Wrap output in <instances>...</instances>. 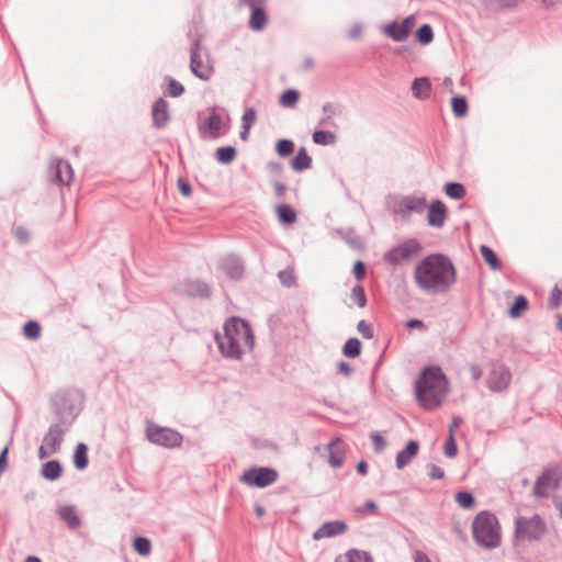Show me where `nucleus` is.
I'll list each match as a JSON object with an SVG mask.
<instances>
[{"label": "nucleus", "instance_id": "16", "mask_svg": "<svg viewBox=\"0 0 562 562\" xmlns=\"http://www.w3.org/2000/svg\"><path fill=\"white\" fill-rule=\"evenodd\" d=\"M266 0H250L246 2L250 10V19H249V27L254 31H261L267 25V14L265 10L262 9V4Z\"/></svg>", "mask_w": 562, "mask_h": 562}, {"label": "nucleus", "instance_id": "60", "mask_svg": "<svg viewBox=\"0 0 562 562\" xmlns=\"http://www.w3.org/2000/svg\"><path fill=\"white\" fill-rule=\"evenodd\" d=\"M414 562H431L429 557L423 551H415L413 554Z\"/></svg>", "mask_w": 562, "mask_h": 562}, {"label": "nucleus", "instance_id": "32", "mask_svg": "<svg viewBox=\"0 0 562 562\" xmlns=\"http://www.w3.org/2000/svg\"><path fill=\"white\" fill-rule=\"evenodd\" d=\"M361 351V342L358 338H349L344 347L342 353L348 358H356L360 355Z\"/></svg>", "mask_w": 562, "mask_h": 562}, {"label": "nucleus", "instance_id": "27", "mask_svg": "<svg viewBox=\"0 0 562 562\" xmlns=\"http://www.w3.org/2000/svg\"><path fill=\"white\" fill-rule=\"evenodd\" d=\"M312 166V158L307 154L304 147L300 148L294 158L291 161V167L295 171H303L310 169Z\"/></svg>", "mask_w": 562, "mask_h": 562}, {"label": "nucleus", "instance_id": "49", "mask_svg": "<svg viewBox=\"0 0 562 562\" xmlns=\"http://www.w3.org/2000/svg\"><path fill=\"white\" fill-rule=\"evenodd\" d=\"M278 277L280 282L285 286H291L295 283V277L292 270H281Z\"/></svg>", "mask_w": 562, "mask_h": 562}, {"label": "nucleus", "instance_id": "7", "mask_svg": "<svg viewBox=\"0 0 562 562\" xmlns=\"http://www.w3.org/2000/svg\"><path fill=\"white\" fill-rule=\"evenodd\" d=\"M146 438L151 443L168 449L178 448L183 441V437L179 431L153 423L146 427Z\"/></svg>", "mask_w": 562, "mask_h": 562}, {"label": "nucleus", "instance_id": "38", "mask_svg": "<svg viewBox=\"0 0 562 562\" xmlns=\"http://www.w3.org/2000/svg\"><path fill=\"white\" fill-rule=\"evenodd\" d=\"M453 114L457 117H462L468 113V103L464 97H454L451 100Z\"/></svg>", "mask_w": 562, "mask_h": 562}, {"label": "nucleus", "instance_id": "20", "mask_svg": "<svg viewBox=\"0 0 562 562\" xmlns=\"http://www.w3.org/2000/svg\"><path fill=\"white\" fill-rule=\"evenodd\" d=\"M222 117L213 111L200 126V132L202 135H207L211 138H218L222 135Z\"/></svg>", "mask_w": 562, "mask_h": 562}, {"label": "nucleus", "instance_id": "26", "mask_svg": "<svg viewBox=\"0 0 562 562\" xmlns=\"http://www.w3.org/2000/svg\"><path fill=\"white\" fill-rule=\"evenodd\" d=\"M61 464L57 460L47 461L42 465L41 474L48 481H56L61 475Z\"/></svg>", "mask_w": 562, "mask_h": 562}, {"label": "nucleus", "instance_id": "10", "mask_svg": "<svg viewBox=\"0 0 562 562\" xmlns=\"http://www.w3.org/2000/svg\"><path fill=\"white\" fill-rule=\"evenodd\" d=\"M278 479V472L272 468H251L244 472L240 481L249 486L267 487Z\"/></svg>", "mask_w": 562, "mask_h": 562}, {"label": "nucleus", "instance_id": "25", "mask_svg": "<svg viewBox=\"0 0 562 562\" xmlns=\"http://www.w3.org/2000/svg\"><path fill=\"white\" fill-rule=\"evenodd\" d=\"M184 286L183 291L191 296L209 297L211 295V288L205 282L191 280Z\"/></svg>", "mask_w": 562, "mask_h": 562}, {"label": "nucleus", "instance_id": "31", "mask_svg": "<svg viewBox=\"0 0 562 562\" xmlns=\"http://www.w3.org/2000/svg\"><path fill=\"white\" fill-rule=\"evenodd\" d=\"M481 255L485 262L493 269V270H499L502 267V263L499 259L497 258V255L495 251L490 248L488 246L482 245L480 248Z\"/></svg>", "mask_w": 562, "mask_h": 562}, {"label": "nucleus", "instance_id": "41", "mask_svg": "<svg viewBox=\"0 0 562 562\" xmlns=\"http://www.w3.org/2000/svg\"><path fill=\"white\" fill-rule=\"evenodd\" d=\"M134 549L140 555H148L151 552V542L146 537H137L134 540Z\"/></svg>", "mask_w": 562, "mask_h": 562}, {"label": "nucleus", "instance_id": "19", "mask_svg": "<svg viewBox=\"0 0 562 562\" xmlns=\"http://www.w3.org/2000/svg\"><path fill=\"white\" fill-rule=\"evenodd\" d=\"M153 124L157 128H162L170 120L168 102L159 98L155 101L151 109Z\"/></svg>", "mask_w": 562, "mask_h": 562}, {"label": "nucleus", "instance_id": "40", "mask_svg": "<svg viewBox=\"0 0 562 562\" xmlns=\"http://www.w3.org/2000/svg\"><path fill=\"white\" fill-rule=\"evenodd\" d=\"M417 41L420 44H429L434 40V32L429 24H423L416 32Z\"/></svg>", "mask_w": 562, "mask_h": 562}, {"label": "nucleus", "instance_id": "17", "mask_svg": "<svg viewBox=\"0 0 562 562\" xmlns=\"http://www.w3.org/2000/svg\"><path fill=\"white\" fill-rule=\"evenodd\" d=\"M347 529L348 526L342 520L326 521L317 530L314 531L313 539L321 540L324 538H333L345 533Z\"/></svg>", "mask_w": 562, "mask_h": 562}, {"label": "nucleus", "instance_id": "23", "mask_svg": "<svg viewBox=\"0 0 562 562\" xmlns=\"http://www.w3.org/2000/svg\"><path fill=\"white\" fill-rule=\"evenodd\" d=\"M412 92L416 99H428L431 92L430 80L427 77L415 78L412 83Z\"/></svg>", "mask_w": 562, "mask_h": 562}, {"label": "nucleus", "instance_id": "15", "mask_svg": "<svg viewBox=\"0 0 562 562\" xmlns=\"http://www.w3.org/2000/svg\"><path fill=\"white\" fill-rule=\"evenodd\" d=\"M218 268L232 280H240L245 273V265L243 260L234 254L221 258L218 261Z\"/></svg>", "mask_w": 562, "mask_h": 562}, {"label": "nucleus", "instance_id": "43", "mask_svg": "<svg viewBox=\"0 0 562 562\" xmlns=\"http://www.w3.org/2000/svg\"><path fill=\"white\" fill-rule=\"evenodd\" d=\"M23 334L26 338L37 339L41 335V326L35 321H30L24 325Z\"/></svg>", "mask_w": 562, "mask_h": 562}, {"label": "nucleus", "instance_id": "4", "mask_svg": "<svg viewBox=\"0 0 562 562\" xmlns=\"http://www.w3.org/2000/svg\"><path fill=\"white\" fill-rule=\"evenodd\" d=\"M56 422L53 423L43 438V442L50 448V452H59L65 434L70 429L79 409L68 403L66 397L56 401Z\"/></svg>", "mask_w": 562, "mask_h": 562}, {"label": "nucleus", "instance_id": "51", "mask_svg": "<svg viewBox=\"0 0 562 562\" xmlns=\"http://www.w3.org/2000/svg\"><path fill=\"white\" fill-rule=\"evenodd\" d=\"M562 299V290H560L557 285L551 291V294L549 296V305L552 308H555L560 305Z\"/></svg>", "mask_w": 562, "mask_h": 562}, {"label": "nucleus", "instance_id": "47", "mask_svg": "<svg viewBox=\"0 0 562 562\" xmlns=\"http://www.w3.org/2000/svg\"><path fill=\"white\" fill-rule=\"evenodd\" d=\"M168 81V94L172 98L180 97L184 92L183 86L178 82L176 79L167 77Z\"/></svg>", "mask_w": 562, "mask_h": 562}, {"label": "nucleus", "instance_id": "3", "mask_svg": "<svg viewBox=\"0 0 562 562\" xmlns=\"http://www.w3.org/2000/svg\"><path fill=\"white\" fill-rule=\"evenodd\" d=\"M448 393V381L439 367H427L415 383L416 400L419 405L432 411L441 405Z\"/></svg>", "mask_w": 562, "mask_h": 562}, {"label": "nucleus", "instance_id": "39", "mask_svg": "<svg viewBox=\"0 0 562 562\" xmlns=\"http://www.w3.org/2000/svg\"><path fill=\"white\" fill-rule=\"evenodd\" d=\"M299 98H300L299 91H296L294 89H289L281 94L280 103L284 108H292L297 103Z\"/></svg>", "mask_w": 562, "mask_h": 562}, {"label": "nucleus", "instance_id": "28", "mask_svg": "<svg viewBox=\"0 0 562 562\" xmlns=\"http://www.w3.org/2000/svg\"><path fill=\"white\" fill-rule=\"evenodd\" d=\"M276 211L278 220L282 224H293L296 221L295 211L288 204L278 205Z\"/></svg>", "mask_w": 562, "mask_h": 562}, {"label": "nucleus", "instance_id": "11", "mask_svg": "<svg viewBox=\"0 0 562 562\" xmlns=\"http://www.w3.org/2000/svg\"><path fill=\"white\" fill-rule=\"evenodd\" d=\"M415 19L413 15L405 18L402 22L393 21L382 27V32L395 42H404L408 38Z\"/></svg>", "mask_w": 562, "mask_h": 562}, {"label": "nucleus", "instance_id": "21", "mask_svg": "<svg viewBox=\"0 0 562 562\" xmlns=\"http://www.w3.org/2000/svg\"><path fill=\"white\" fill-rule=\"evenodd\" d=\"M418 452V443L414 440L408 441L405 449L401 450L396 454V468L403 469L407 464H409L413 460V458Z\"/></svg>", "mask_w": 562, "mask_h": 562}, {"label": "nucleus", "instance_id": "14", "mask_svg": "<svg viewBox=\"0 0 562 562\" xmlns=\"http://www.w3.org/2000/svg\"><path fill=\"white\" fill-rule=\"evenodd\" d=\"M52 180L58 184L69 186L74 179V171L67 160L55 158L49 165Z\"/></svg>", "mask_w": 562, "mask_h": 562}, {"label": "nucleus", "instance_id": "57", "mask_svg": "<svg viewBox=\"0 0 562 562\" xmlns=\"http://www.w3.org/2000/svg\"><path fill=\"white\" fill-rule=\"evenodd\" d=\"M273 189H274V194L277 198L281 199L285 195L286 191H288V188L285 184L279 182V181H276L273 183Z\"/></svg>", "mask_w": 562, "mask_h": 562}, {"label": "nucleus", "instance_id": "42", "mask_svg": "<svg viewBox=\"0 0 562 562\" xmlns=\"http://www.w3.org/2000/svg\"><path fill=\"white\" fill-rule=\"evenodd\" d=\"M458 453V447L454 438L453 428H449V436L445 442V454L448 458H454Z\"/></svg>", "mask_w": 562, "mask_h": 562}, {"label": "nucleus", "instance_id": "56", "mask_svg": "<svg viewBox=\"0 0 562 562\" xmlns=\"http://www.w3.org/2000/svg\"><path fill=\"white\" fill-rule=\"evenodd\" d=\"M337 371L338 373L342 374L344 376L348 378L352 373V368L349 363L345 361H340L337 363Z\"/></svg>", "mask_w": 562, "mask_h": 562}, {"label": "nucleus", "instance_id": "50", "mask_svg": "<svg viewBox=\"0 0 562 562\" xmlns=\"http://www.w3.org/2000/svg\"><path fill=\"white\" fill-rule=\"evenodd\" d=\"M358 331L366 339L373 338V329L370 324H368L366 321H360L357 325Z\"/></svg>", "mask_w": 562, "mask_h": 562}, {"label": "nucleus", "instance_id": "8", "mask_svg": "<svg viewBox=\"0 0 562 562\" xmlns=\"http://www.w3.org/2000/svg\"><path fill=\"white\" fill-rule=\"evenodd\" d=\"M422 251L420 243L415 238H409L383 255V260L392 266H397L404 261H409Z\"/></svg>", "mask_w": 562, "mask_h": 562}, {"label": "nucleus", "instance_id": "5", "mask_svg": "<svg viewBox=\"0 0 562 562\" xmlns=\"http://www.w3.org/2000/svg\"><path fill=\"white\" fill-rule=\"evenodd\" d=\"M475 542L485 549H494L501 544V527L494 514L484 510L476 515L472 522Z\"/></svg>", "mask_w": 562, "mask_h": 562}, {"label": "nucleus", "instance_id": "53", "mask_svg": "<svg viewBox=\"0 0 562 562\" xmlns=\"http://www.w3.org/2000/svg\"><path fill=\"white\" fill-rule=\"evenodd\" d=\"M353 276L358 281H361L366 276V267L361 260L356 261L353 266Z\"/></svg>", "mask_w": 562, "mask_h": 562}, {"label": "nucleus", "instance_id": "34", "mask_svg": "<svg viewBox=\"0 0 562 562\" xmlns=\"http://www.w3.org/2000/svg\"><path fill=\"white\" fill-rule=\"evenodd\" d=\"M313 142L323 146L333 145L336 143V136L328 131H315L313 133Z\"/></svg>", "mask_w": 562, "mask_h": 562}, {"label": "nucleus", "instance_id": "46", "mask_svg": "<svg viewBox=\"0 0 562 562\" xmlns=\"http://www.w3.org/2000/svg\"><path fill=\"white\" fill-rule=\"evenodd\" d=\"M351 297L359 307H364L367 304V297L363 288L357 284L351 290Z\"/></svg>", "mask_w": 562, "mask_h": 562}, {"label": "nucleus", "instance_id": "18", "mask_svg": "<svg viewBox=\"0 0 562 562\" xmlns=\"http://www.w3.org/2000/svg\"><path fill=\"white\" fill-rule=\"evenodd\" d=\"M447 206L440 200L432 201L428 206L427 222L432 227H442L447 218Z\"/></svg>", "mask_w": 562, "mask_h": 562}, {"label": "nucleus", "instance_id": "2", "mask_svg": "<svg viewBox=\"0 0 562 562\" xmlns=\"http://www.w3.org/2000/svg\"><path fill=\"white\" fill-rule=\"evenodd\" d=\"M215 341L224 358L240 360L245 353L252 351L255 336L246 321L231 317L224 323L223 333L215 334Z\"/></svg>", "mask_w": 562, "mask_h": 562}, {"label": "nucleus", "instance_id": "48", "mask_svg": "<svg viewBox=\"0 0 562 562\" xmlns=\"http://www.w3.org/2000/svg\"><path fill=\"white\" fill-rule=\"evenodd\" d=\"M256 120H257L256 110L254 108L246 109L243 114V117H241L243 126L251 128V126L255 124Z\"/></svg>", "mask_w": 562, "mask_h": 562}, {"label": "nucleus", "instance_id": "35", "mask_svg": "<svg viewBox=\"0 0 562 562\" xmlns=\"http://www.w3.org/2000/svg\"><path fill=\"white\" fill-rule=\"evenodd\" d=\"M339 106L335 103H331V102H327L323 105V113H324V116L323 119L319 121V125H329L331 122V119L339 114Z\"/></svg>", "mask_w": 562, "mask_h": 562}, {"label": "nucleus", "instance_id": "37", "mask_svg": "<svg viewBox=\"0 0 562 562\" xmlns=\"http://www.w3.org/2000/svg\"><path fill=\"white\" fill-rule=\"evenodd\" d=\"M528 307V301L524 295H518L515 302L509 308V315L512 317H519L524 311Z\"/></svg>", "mask_w": 562, "mask_h": 562}, {"label": "nucleus", "instance_id": "13", "mask_svg": "<svg viewBox=\"0 0 562 562\" xmlns=\"http://www.w3.org/2000/svg\"><path fill=\"white\" fill-rule=\"evenodd\" d=\"M512 373L509 369L504 364H495L488 374L487 386L494 392L504 391L508 387Z\"/></svg>", "mask_w": 562, "mask_h": 562}, {"label": "nucleus", "instance_id": "9", "mask_svg": "<svg viewBox=\"0 0 562 562\" xmlns=\"http://www.w3.org/2000/svg\"><path fill=\"white\" fill-rule=\"evenodd\" d=\"M427 207L424 195H405L393 206L392 213L403 220H408L413 213L422 214Z\"/></svg>", "mask_w": 562, "mask_h": 562}, {"label": "nucleus", "instance_id": "52", "mask_svg": "<svg viewBox=\"0 0 562 562\" xmlns=\"http://www.w3.org/2000/svg\"><path fill=\"white\" fill-rule=\"evenodd\" d=\"M370 437L376 452H380L385 448L386 442L379 432H372Z\"/></svg>", "mask_w": 562, "mask_h": 562}, {"label": "nucleus", "instance_id": "62", "mask_svg": "<svg viewBox=\"0 0 562 562\" xmlns=\"http://www.w3.org/2000/svg\"><path fill=\"white\" fill-rule=\"evenodd\" d=\"M406 326L408 328H424L425 327L423 321H420V319H409L406 323Z\"/></svg>", "mask_w": 562, "mask_h": 562}, {"label": "nucleus", "instance_id": "58", "mask_svg": "<svg viewBox=\"0 0 562 562\" xmlns=\"http://www.w3.org/2000/svg\"><path fill=\"white\" fill-rule=\"evenodd\" d=\"M524 0H495L496 4L502 9L513 8Z\"/></svg>", "mask_w": 562, "mask_h": 562}, {"label": "nucleus", "instance_id": "30", "mask_svg": "<svg viewBox=\"0 0 562 562\" xmlns=\"http://www.w3.org/2000/svg\"><path fill=\"white\" fill-rule=\"evenodd\" d=\"M552 480V472L544 471L536 481L533 486V493L539 496H543L548 492V486Z\"/></svg>", "mask_w": 562, "mask_h": 562}, {"label": "nucleus", "instance_id": "1", "mask_svg": "<svg viewBox=\"0 0 562 562\" xmlns=\"http://www.w3.org/2000/svg\"><path fill=\"white\" fill-rule=\"evenodd\" d=\"M413 277L420 291L441 294L448 292L456 283L457 270L448 256L431 254L415 266Z\"/></svg>", "mask_w": 562, "mask_h": 562}, {"label": "nucleus", "instance_id": "33", "mask_svg": "<svg viewBox=\"0 0 562 562\" xmlns=\"http://www.w3.org/2000/svg\"><path fill=\"white\" fill-rule=\"evenodd\" d=\"M445 193L451 199L459 200V199L464 198L467 191H465V188L463 187V184H461V183L448 182L445 186Z\"/></svg>", "mask_w": 562, "mask_h": 562}, {"label": "nucleus", "instance_id": "61", "mask_svg": "<svg viewBox=\"0 0 562 562\" xmlns=\"http://www.w3.org/2000/svg\"><path fill=\"white\" fill-rule=\"evenodd\" d=\"M56 452H50V448L46 446L44 442L38 448V458L45 459L48 456L55 454Z\"/></svg>", "mask_w": 562, "mask_h": 562}, {"label": "nucleus", "instance_id": "44", "mask_svg": "<svg viewBox=\"0 0 562 562\" xmlns=\"http://www.w3.org/2000/svg\"><path fill=\"white\" fill-rule=\"evenodd\" d=\"M456 502L459 504L462 508H471L474 503V496L469 492H459L456 494Z\"/></svg>", "mask_w": 562, "mask_h": 562}, {"label": "nucleus", "instance_id": "6", "mask_svg": "<svg viewBox=\"0 0 562 562\" xmlns=\"http://www.w3.org/2000/svg\"><path fill=\"white\" fill-rule=\"evenodd\" d=\"M547 532L544 521L539 515L517 517L515 519V537L522 540H540Z\"/></svg>", "mask_w": 562, "mask_h": 562}, {"label": "nucleus", "instance_id": "63", "mask_svg": "<svg viewBox=\"0 0 562 562\" xmlns=\"http://www.w3.org/2000/svg\"><path fill=\"white\" fill-rule=\"evenodd\" d=\"M362 27L359 24L353 25V27L349 32V36L351 38H358L361 35Z\"/></svg>", "mask_w": 562, "mask_h": 562}, {"label": "nucleus", "instance_id": "24", "mask_svg": "<svg viewBox=\"0 0 562 562\" xmlns=\"http://www.w3.org/2000/svg\"><path fill=\"white\" fill-rule=\"evenodd\" d=\"M339 442L340 439L335 438L327 445V448L329 450L328 462L335 469L342 467L345 461V451L337 447Z\"/></svg>", "mask_w": 562, "mask_h": 562}, {"label": "nucleus", "instance_id": "54", "mask_svg": "<svg viewBox=\"0 0 562 562\" xmlns=\"http://www.w3.org/2000/svg\"><path fill=\"white\" fill-rule=\"evenodd\" d=\"M429 470V476L432 480H440L445 476V471L436 464H430Z\"/></svg>", "mask_w": 562, "mask_h": 562}, {"label": "nucleus", "instance_id": "22", "mask_svg": "<svg viewBox=\"0 0 562 562\" xmlns=\"http://www.w3.org/2000/svg\"><path fill=\"white\" fill-rule=\"evenodd\" d=\"M57 514L59 516V518L65 522L67 524V526L70 528V529H77L80 524H81V520L77 514V510L74 506L71 505H65V506H60L58 509H57Z\"/></svg>", "mask_w": 562, "mask_h": 562}, {"label": "nucleus", "instance_id": "55", "mask_svg": "<svg viewBox=\"0 0 562 562\" xmlns=\"http://www.w3.org/2000/svg\"><path fill=\"white\" fill-rule=\"evenodd\" d=\"M178 188L183 196H190L192 193L191 186L182 178L178 179Z\"/></svg>", "mask_w": 562, "mask_h": 562}, {"label": "nucleus", "instance_id": "45", "mask_svg": "<svg viewBox=\"0 0 562 562\" xmlns=\"http://www.w3.org/2000/svg\"><path fill=\"white\" fill-rule=\"evenodd\" d=\"M276 149L281 157L289 156L294 150V143L290 139H280L277 143Z\"/></svg>", "mask_w": 562, "mask_h": 562}, {"label": "nucleus", "instance_id": "59", "mask_svg": "<svg viewBox=\"0 0 562 562\" xmlns=\"http://www.w3.org/2000/svg\"><path fill=\"white\" fill-rule=\"evenodd\" d=\"M14 234L15 237L22 243H26L30 239V234L23 227L15 228Z\"/></svg>", "mask_w": 562, "mask_h": 562}, {"label": "nucleus", "instance_id": "36", "mask_svg": "<svg viewBox=\"0 0 562 562\" xmlns=\"http://www.w3.org/2000/svg\"><path fill=\"white\" fill-rule=\"evenodd\" d=\"M236 157V149L232 146L220 147L216 149V159L221 164H229Z\"/></svg>", "mask_w": 562, "mask_h": 562}, {"label": "nucleus", "instance_id": "29", "mask_svg": "<svg viewBox=\"0 0 562 562\" xmlns=\"http://www.w3.org/2000/svg\"><path fill=\"white\" fill-rule=\"evenodd\" d=\"M74 463L78 470H83L88 465V447L83 442L78 443L76 447Z\"/></svg>", "mask_w": 562, "mask_h": 562}, {"label": "nucleus", "instance_id": "64", "mask_svg": "<svg viewBox=\"0 0 562 562\" xmlns=\"http://www.w3.org/2000/svg\"><path fill=\"white\" fill-rule=\"evenodd\" d=\"M357 472L361 475H366L368 473V464L364 461H360L357 464Z\"/></svg>", "mask_w": 562, "mask_h": 562}, {"label": "nucleus", "instance_id": "12", "mask_svg": "<svg viewBox=\"0 0 562 562\" xmlns=\"http://www.w3.org/2000/svg\"><path fill=\"white\" fill-rule=\"evenodd\" d=\"M190 69L201 80H209L213 75V67L203 63L200 55V42L194 41L190 54Z\"/></svg>", "mask_w": 562, "mask_h": 562}]
</instances>
